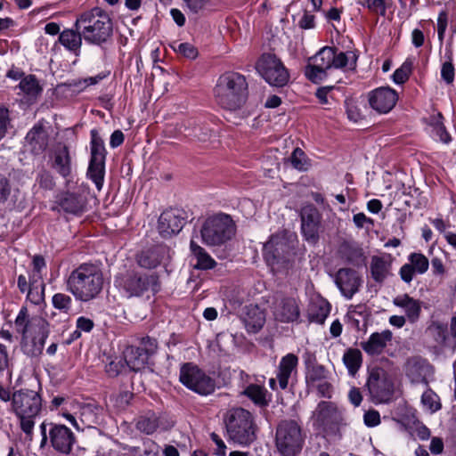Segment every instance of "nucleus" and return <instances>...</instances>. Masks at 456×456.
<instances>
[{
    "label": "nucleus",
    "mask_w": 456,
    "mask_h": 456,
    "mask_svg": "<svg viewBox=\"0 0 456 456\" xmlns=\"http://www.w3.org/2000/svg\"><path fill=\"white\" fill-rule=\"evenodd\" d=\"M342 253L349 263L354 264L362 257V248L356 245L346 243L342 246Z\"/></svg>",
    "instance_id": "nucleus-48"
},
{
    "label": "nucleus",
    "mask_w": 456,
    "mask_h": 456,
    "mask_svg": "<svg viewBox=\"0 0 456 456\" xmlns=\"http://www.w3.org/2000/svg\"><path fill=\"white\" fill-rule=\"evenodd\" d=\"M116 282L123 289L127 297H140L145 291L151 290L156 293L159 289V277L155 274L128 273L117 280Z\"/></svg>",
    "instance_id": "nucleus-12"
},
{
    "label": "nucleus",
    "mask_w": 456,
    "mask_h": 456,
    "mask_svg": "<svg viewBox=\"0 0 456 456\" xmlns=\"http://www.w3.org/2000/svg\"><path fill=\"white\" fill-rule=\"evenodd\" d=\"M228 439L236 444L248 446L256 438V425L251 412L243 408L229 411L226 420Z\"/></svg>",
    "instance_id": "nucleus-6"
},
{
    "label": "nucleus",
    "mask_w": 456,
    "mask_h": 456,
    "mask_svg": "<svg viewBox=\"0 0 456 456\" xmlns=\"http://www.w3.org/2000/svg\"><path fill=\"white\" fill-rule=\"evenodd\" d=\"M66 286L77 300L89 302L96 298L102 289V273L94 265L82 264L70 273Z\"/></svg>",
    "instance_id": "nucleus-2"
},
{
    "label": "nucleus",
    "mask_w": 456,
    "mask_h": 456,
    "mask_svg": "<svg viewBox=\"0 0 456 456\" xmlns=\"http://www.w3.org/2000/svg\"><path fill=\"white\" fill-rule=\"evenodd\" d=\"M328 375V370L323 365L321 364H313L308 369L307 378L311 381H322L326 379Z\"/></svg>",
    "instance_id": "nucleus-55"
},
{
    "label": "nucleus",
    "mask_w": 456,
    "mask_h": 456,
    "mask_svg": "<svg viewBox=\"0 0 456 456\" xmlns=\"http://www.w3.org/2000/svg\"><path fill=\"white\" fill-rule=\"evenodd\" d=\"M273 314L276 321L293 322L300 316V308L296 298L278 296L273 305Z\"/></svg>",
    "instance_id": "nucleus-18"
},
{
    "label": "nucleus",
    "mask_w": 456,
    "mask_h": 456,
    "mask_svg": "<svg viewBox=\"0 0 456 456\" xmlns=\"http://www.w3.org/2000/svg\"><path fill=\"white\" fill-rule=\"evenodd\" d=\"M105 162L90 160L87 176L94 182L98 191H101L104 183Z\"/></svg>",
    "instance_id": "nucleus-38"
},
{
    "label": "nucleus",
    "mask_w": 456,
    "mask_h": 456,
    "mask_svg": "<svg viewBox=\"0 0 456 456\" xmlns=\"http://www.w3.org/2000/svg\"><path fill=\"white\" fill-rule=\"evenodd\" d=\"M362 353L357 348H348L343 355V362L351 376L356 374L362 365Z\"/></svg>",
    "instance_id": "nucleus-36"
},
{
    "label": "nucleus",
    "mask_w": 456,
    "mask_h": 456,
    "mask_svg": "<svg viewBox=\"0 0 456 456\" xmlns=\"http://www.w3.org/2000/svg\"><path fill=\"white\" fill-rule=\"evenodd\" d=\"M314 15L310 13L308 11H304V13L298 20V27L302 29H311L315 26Z\"/></svg>",
    "instance_id": "nucleus-62"
},
{
    "label": "nucleus",
    "mask_w": 456,
    "mask_h": 456,
    "mask_svg": "<svg viewBox=\"0 0 456 456\" xmlns=\"http://www.w3.org/2000/svg\"><path fill=\"white\" fill-rule=\"evenodd\" d=\"M392 339V332L388 330L372 333L366 341L361 342L362 350L369 355H379Z\"/></svg>",
    "instance_id": "nucleus-23"
},
{
    "label": "nucleus",
    "mask_w": 456,
    "mask_h": 456,
    "mask_svg": "<svg viewBox=\"0 0 456 456\" xmlns=\"http://www.w3.org/2000/svg\"><path fill=\"white\" fill-rule=\"evenodd\" d=\"M190 249L193 258L196 260L194 268L198 270H210L216 267V260L207 250L198 245L193 240L190 242Z\"/></svg>",
    "instance_id": "nucleus-29"
},
{
    "label": "nucleus",
    "mask_w": 456,
    "mask_h": 456,
    "mask_svg": "<svg viewBox=\"0 0 456 456\" xmlns=\"http://www.w3.org/2000/svg\"><path fill=\"white\" fill-rule=\"evenodd\" d=\"M248 84L244 76L228 72L223 74L215 87L217 103L224 109L236 110L240 109L247 100Z\"/></svg>",
    "instance_id": "nucleus-4"
},
{
    "label": "nucleus",
    "mask_w": 456,
    "mask_h": 456,
    "mask_svg": "<svg viewBox=\"0 0 456 456\" xmlns=\"http://www.w3.org/2000/svg\"><path fill=\"white\" fill-rule=\"evenodd\" d=\"M106 150L104 142L101 137H99V145L91 146V159L94 161L105 162Z\"/></svg>",
    "instance_id": "nucleus-58"
},
{
    "label": "nucleus",
    "mask_w": 456,
    "mask_h": 456,
    "mask_svg": "<svg viewBox=\"0 0 456 456\" xmlns=\"http://www.w3.org/2000/svg\"><path fill=\"white\" fill-rule=\"evenodd\" d=\"M236 226L229 215L216 214L208 217L200 229L202 242L208 247L225 244L235 235Z\"/></svg>",
    "instance_id": "nucleus-8"
},
{
    "label": "nucleus",
    "mask_w": 456,
    "mask_h": 456,
    "mask_svg": "<svg viewBox=\"0 0 456 456\" xmlns=\"http://www.w3.org/2000/svg\"><path fill=\"white\" fill-rule=\"evenodd\" d=\"M12 408L20 420V429L31 438L35 427V419L42 410V398L40 395L33 390H18L12 396Z\"/></svg>",
    "instance_id": "nucleus-5"
},
{
    "label": "nucleus",
    "mask_w": 456,
    "mask_h": 456,
    "mask_svg": "<svg viewBox=\"0 0 456 456\" xmlns=\"http://www.w3.org/2000/svg\"><path fill=\"white\" fill-rule=\"evenodd\" d=\"M297 364L298 358L294 354H288L281 359L276 375L281 389L284 390L288 387L289 379L296 371Z\"/></svg>",
    "instance_id": "nucleus-26"
},
{
    "label": "nucleus",
    "mask_w": 456,
    "mask_h": 456,
    "mask_svg": "<svg viewBox=\"0 0 456 456\" xmlns=\"http://www.w3.org/2000/svg\"><path fill=\"white\" fill-rule=\"evenodd\" d=\"M211 440L215 443L216 448L215 449V454L217 456L226 455V445L223 439L216 433L210 434Z\"/></svg>",
    "instance_id": "nucleus-64"
},
{
    "label": "nucleus",
    "mask_w": 456,
    "mask_h": 456,
    "mask_svg": "<svg viewBox=\"0 0 456 456\" xmlns=\"http://www.w3.org/2000/svg\"><path fill=\"white\" fill-rule=\"evenodd\" d=\"M447 61L444 62L441 69V77L446 84H452L454 81L455 69L452 64V53H446Z\"/></svg>",
    "instance_id": "nucleus-50"
},
{
    "label": "nucleus",
    "mask_w": 456,
    "mask_h": 456,
    "mask_svg": "<svg viewBox=\"0 0 456 456\" xmlns=\"http://www.w3.org/2000/svg\"><path fill=\"white\" fill-rule=\"evenodd\" d=\"M20 90L30 98H35L42 92L37 79L33 75L25 77L19 85Z\"/></svg>",
    "instance_id": "nucleus-39"
},
{
    "label": "nucleus",
    "mask_w": 456,
    "mask_h": 456,
    "mask_svg": "<svg viewBox=\"0 0 456 456\" xmlns=\"http://www.w3.org/2000/svg\"><path fill=\"white\" fill-rule=\"evenodd\" d=\"M364 424L369 428H374L380 423L379 412L376 410H369L363 415Z\"/></svg>",
    "instance_id": "nucleus-61"
},
{
    "label": "nucleus",
    "mask_w": 456,
    "mask_h": 456,
    "mask_svg": "<svg viewBox=\"0 0 456 456\" xmlns=\"http://www.w3.org/2000/svg\"><path fill=\"white\" fill-rule=\"evenodd\" d=\"M421 403L431 413L439 411L442 406L439 396L431 389H427L422 394Z\"/></svg>",
    "instance_id": "nucleus-43"
},
{
    "label": "nucleus",
    "mask_w": 456,
    "mask_h": 456,
    "mask_svg": "<svg viewBox=\"0 0 456 456\" xmlns=\"http://www.w3.org/2000/svg\"><path fill=\"white\" fill-rule=\"evenodd\" d=\"M305 435L302 424L296 419L279 422L275 433V446L282 456H296L303 449Z\"/></svg>",
    "instance_id": "nucleus-7"
},
{
    "label": "nucleus",
    "mask_w": 456,
    "mask_h": 456,
    "mask_svg": "<svg viewBox=\"0 0 456 456\" xmlns=\"http://www.w3.org/2000/svg\"><path fill=\"white\" fill-rule=\"evenodd\" d=\"M36 183L40 188L45 190H52L54 186V181L52 175L45 170H42L38 173Z\"/></svg>",
    "instance_id": "nucleus-56"
},
{
    "label": "nucleus",
    "mask_w": 456,
    "mask_h": 456,
    "mask_svg": "<svg viewBox=\"0 0 456 456\" xmlns=\"http://www.w3.org/2000/svg\"><path fill=\"white\" fill-rule=\"evenodd\" d=\"M83 35L79 31L73 29H64L60 33V43L69 51L77 54L82 45Z\"/></svg>",
    "instance_id": "nucleus-32"
},
{
    "label": "nucleus",
    "mask_w": 456,
    "mask_h": 456,
    "mask_svg": "<svg viewBox=\"0 0 456 456\" xmlns=\"http://www.w3.org/2000/svg\"><path fill=\"white\" fill-rule=\"evenodd\" d=\"M243 394L250 398L256 404L266 405V389L259 385L251 384L248 386Z\"/></svg>",
    "instance_id": "nucleus-40"
},
{
    "label": "nucleus",
    "mask_w": 456,
    "mask_h": 456,
    "mask_svg": "<svg viewBox=\"0 0 456 456\" xmlns=\"http://www.w3.org/2000/svg\"><path fill=\"white\" fill-rule=\"evenodd\" d=\"M413 62L407 59L393 74V81L395 84L401 85L405 83L412 70Z\"/></svg>",
    "instance_id": "nucleus-47"
},
{
    "label": "nucleus",
    "mask_w": 456,
    "mask_h": 456,
    "mask_svg": "<svg viewBox=\"0 0 456 456\" xmlns=\"http://www.w3.org/2000/svg\"><path fill=\"white\" fill-rule=\"evenodd\" d=\"M367 387L372 400L381 403L387 402L393 394V383L382 368L375 367L370 370Z\"/></svg>",
    "instance_id": "nucleus-15"
},
{
    "label": "nucleus",
    "mask_w": 456,
    "mask_h": 456,
    "mask_svg": "<svg viewBox=\"0 0 456 456\" xmlns=\"http://www.w3.org/2000/svg\"><path fill=\"white\" fill-rule=\"evenodd\" d=\"M242 320L248 332L256 333L265 323V314L256 305H246Z\"/></svg>",
    "instance_id": "nucleus-28"
},
{
    "label": "nucleus",
    "mask_w": 456,
    "mask_h": 456,
    "mask_svg": "<svg viewBox=\"0 0 456 456\" xmlns=\"http://www.w3.org/2000/svg\"><path fill=\"white\" fill-rule=\"evenodd\" d=\"M284 235L276 233L270 237L269 240L264 245V254L266 257L276 258L280 253L284 250Z\"/></svg>",
    "instance_id": "nucleus-37"
},
{
    "label": "nucleus",
    "mask_w": 456,
    "mask_h": 456,
    "mask_svg": "<svg viewBox=\"0 0 456 456\" xmlns=\"http://www.w3.org/2000/svg\"><path fill=\"white\" fill-rule=\"evenodd\" d=\"M394 305L403 310L405 317L411 323H415L420 317L422 302L404 293L393 298Z\"/></svg>",
    "instance_id": "nucleus-22"
},
{
    "label": "nucleus",
    "mask_w": 456,
    "mask_h": 456,
    "mask_svg": "<svg viewBox=\"0 0 456 456\" xmlns=\"http://www.w3.org/2000/svg\"><path fill=\"white\" fill-rule=\"evenodd\" d=\"M50 428L47 435L45 422L41 423L40 432L42 436L40 447L44 448L50 441L53 448L63 454H69L76 442V436L70 428L62 424L49 423Z\"/></svg>",
    "instance_id": "nucleus-9"
},
{
    "label": "nucleus",
    "mask_w": 456,
    "mask_h": 456,
    "mask_svg": "<svg viewBox=\"0 0 456 456\" xmlns=\"http://www.w3.org/2000/svg\"><path fill=\"white\" fill-rule=\"evenodd\" d=\"M179 379L187 388L200 395H208L216 389L215 380L192 363L181 367Z\"/></svg>",
    "instance_id": "nucleus-10"
},
{
    "label": "nucleus",
    "mask_w": 456,
    "mask_h": 456,
    "mask_svg": "<svg viewBox=\"0 0 456 456\" xmlns=\"http://www.w3.org/2000/svg\"><path fill=\"white\" fill-rule=\"evenodd\" d=\"M77 31L89 44L101 45L112 35V21L109 14L100 7L82 12L75 22Z\"/></svg>",
    "instance_id": "nucleus-3"
},
{
    "label": "nucleus",
    "mask_w": 456,
    "mask_h": 456,
    "mask_svg": "<svg viewBox=\"0 0 456 456\" xmlns=\"http://www.w3.org/2000/svg\"><path fill=\"white\" fill-rule=\"evenodd\" d=\"M292 166L300 171L308 169L309 163L305 152L300 148H296L290 157Z\"/></svg>",
    "instance_id": "nucleus-49"
},
{
    "label": "nucleus",
    "mask_w": 456,
    "mask_h": 456,
    "mask_svg": "<svg viewBox=\"0 0 456 456\" xmlns=\"http://www.w3.org/2000/svg\"><path fill=\"white\" fill-rule=\"evenodd\" d=\"M133 397L134 394L132 392L122 391L116 396L112 397L111 401L113 402V405L118 411H123L128 406Z\"/></svg>",
    "instance_id": "nucleus-54"
},
{
    "label": "nucleus",
    "mask_w": 456,
    "mask_h": 456,
    "mask_svg": "<svg viewBox=\"0 0 456 456\" xmlns=\"http://www.w3.org/2000/svg\"><path fill=\"white\" fill-rule=\"evenodd\" d=\"M32 265L34 272L32 279L36 281V278H41V273L45 269L46 263L43 256H35L32 261Z\"/></svg>",
    "instance_id": "nucleus-63"
},
{
    "label": "nucleus",
    "mask_w": 456,
    "mask_h": 456,
    "mask_svg": "<svg viewBox=\"0 0 456 456\" xmlns=\"http://www.w3.org/2000/svg\"><path fill=\"white\" fill-rule=\"evenodd\" d=\"M320 215L314 207H305L301 211V229L305 240L315 243L319 239Z\"/></svg>",
    "instance_id": "nucleus-20"
},
{
    "label": "nucleus",
    "mask_w": 456,
    "mask_h": 456,
    "mask_svg": "<svg viewBox=\"0 0 456 456\" xmlns=\"http://www.w3.org/2000/svg\"><path fill=\"white\" fill-rule=\"evenodd\" d=\"M260 76L272 86L282 87L289 80V74L282 61L273 54H264L256 63Z\"/></svg>",
    "instance_id": "nucleus-11"
},
{
    "label": "nucleus",
    "mask_w": 456,
    "mask_h": 456,
    "mask_svg": "<svg viewBox=\"0 0 456 456\" xmlns=\"http://www.w3.org/2000/svg\"><path fill=\"white\" fill-rule=\"evenodd\" d=\"M28 149L36 155L45 151L48 144V136L42 125H35L27 134Z\"/></svg>",
    "instance_id": "nucleus-27"
},
{
    "label": "nucleus",
    "mask_w": 456,
    "mask_h": 456,
    "mask_svg": "<svg viewBox=\"0 0 456 456\" xmlns=\"http://www.w3.org/2000/svg\"><path fill=\"white\" fill-rule=\"evenodd\" d=\"M431 370L428 361L419 356L409 358L404 364L405 374L412 383H427Z\"/></svg>",
    "instance_id": "nucleus-21"
},
{
    "label": "nucleus",
    "mask_w": 456,
    "mask_h": 456,
    "mask_svg": "<svg viewBox=\"0 0 456 456\" xmlns=\"http://www.w3.org/2000/svg\"><path fill=\"white\" fill-rule=\"evenodd\" d=\"M340 293L346 299H351L360 289L362 281L359 273L351 268H341L334 279Z\"/></svg>",
    "instance_id": "nucleus-16"
},
{
    "label": "nucleus",
    "mask_w": 456,
    "mask_h": 456,
    "mask_svg": "<svg viewBox=\"0 0 456 456\" xmlns=\"http://www.w3.org/2000/svg\"><path fill=\"white\" fill-rule=\"evenodd\" d=\"M333 86H323L319 88L315 95L319 100V102L324 105H330L333 97L330 95V93L332 91Z\"/></svg>",
    "instance_id": "nucleus-60"
},
{
    "label": "nucleus",
    "mask_w": 456,
    "mask_h": 456,
    "mask_svg": "<svg viewBox=\"0 0 456 456\" xmlns=\"http://www.w3.org/2000/svg\"><path fill=\"white\" fill-rule=\"evenodd\" d=\"M336 416V406L330 402L322 401L313 411L312 419L314 426L325 428L335 421Z\"/></svg>",
    "instance_id": "nucleus-25"
},
{
    "label": "nucleus",
    "mask_w": 456,
    "mask_h": 456,
    "mask_svg": "<svg viewBox=\"0 0 456 456\" xmlns=\"http://www.w3.org/2000/svg\"><path fill=\"white\" fill-rule=\"evenodd\" d=\"M189 9V11L194 14L203 11L206 6L209 4L210 0H183Z\"/></svg>",
    "instance_id": "nucleus-59"
},
{
    "label": "nucleus",
    "mask_w": 456,
    "mask_h": 456,
    "mask_svg": "<svg viewBox=\"0 0 456 456\" xmlns=\"http://www.w3.org/2000/svg\"><path fill=\"white\" fill-rule=\"evenodd\" d=\"M156 339L149 337L142 338L138 346H129L124 351V359L128 367L134 371L145 368L149 358L157 351Z\"/></svg>",
    "instance_id": "nucleus-13"
},
{
    "label": "nucleus",
    "mask_w": 456,
    "mask_h": 456,
    "mask_svg": "<svg viewBox=\"0 0 456 456\" xmlns=\"http://www.w3.org/2000/svg\"><path fill=\"white\" fill-rule=\"evenodd\" d=\"M356 3L368 8L371 12L384 16L386 5L384 0H356Z\"/></svg>",
    "instance_id": "nucleus-51"
},
{
    "label": "nucleus",
    "mask_w": 456,
    "mask_h": 456,
    "mask_svg": "<svg viewBox=\"0 0 456 456\" xmlns=\"http://www.w3.org/2000/svg\"><path fill=\"white\" fill-rule=\"evenodd\" d=\"M159 445L152 440L143 443V448L135 452L136 456H159Z\"/></svg>",
    "instance_id": "nucleus-57"
},
{
    "label": "nucleus",
    "mask_w": 456,
    "mask_h": 456,
    "mask_svg": "<svg viewBox=\"0 0 456 456\" xmlns=\"http://www.w3.org/2000/svg\"><path fill=\"white\" fill-rule=\"evenodd\" d=\"M98 414L99 407L95 404L86 403L80 407V419L88 427L97 423Z\"/></svg>",
    "instance_id": "nucleus-41"
},
{
    "label": "nucleus",
    "mask_w": 456,
    "mask_h": 456,
    "mask_svg": "<svg viewBox=\"0 0 456 456\" xmlns=\"http://www.w3.org/2000/svg\"><path fill=\"white\" fill-rule=\"evenodd\" d=\"M17 332L22 335L21 349L29 357H38L43 353L49 335V324L41 316H29L27 307L20 308L15 322Z\"/></svg>",
    "instance_id": "nucleus-1"
},
{
    "label": "nucleus",
    "mask_w": 456,
    "mask_h": 456,
    "mask_svg": "<svg viewBox=\"0 0 456 456\" xmlns=\"http://www.w3.org/2000/svg\"><path fill=\"white\" fill-rule=\"evenodd\" d=\"M53 167L65 178L71 175V158L66 146L55 151Z\"/></svg>",
    "instance_id": "nucleus-31"
},
{
    "label": "nucleus",
    "mask_w": 456,
    "mask_h": 456,
    "mask_svg": "<svg viewBox=\"0 0 456 456\" xmlns=\"http://www.w3.org/2000/svg\"><path fill=\"white\" fill-rule=\"evenodd\" d=\"M333 47L324 46L314 56L309 58L305 69V77L314 83H320L328 76V70L332 69Z\"/></svg>",
    "instance_id": "nucleus-14"
},
{
    "label": "nucleus",
    "mask_w": 456,
    "mask_h": 456,
    "mask_svg": "<svg viewBox=\"0 0 456 456\" xmlns=\"http://www.w3.org/2000/svg\"><path fill=\"white\" fill-rule=\"evenodd\" d=\"M164 252L165 249L161 247L142 251L138 256L137 262L142 267L149 269L155 268L161 263Z\"/></svg>",
    "instance_id": "nucleus-33"
},
{
    "label": "nucleus",
    "mask_w": 456,
    "mask_h": 456,
    "mask_svg": "<svg viewBox=\"0 0 456 456\" xmlns=\"http://www.w3.org/2000/svg\"><path fill=\"white\" fill-rule=\"evenodd\" d=\"M53 306L64 314H69L72 308V298L65 293H56L52 297Z\"/></svg>",
    "instance_id": "nucleus-44"
},
{
    "label": "nucleus",
    "mask_w": 456,
    "mask_h": 456,
    "mask_svg": "<svg viewBox=\"0 0 456 456\" xmlns=\"http://www.w3.org/2000/svg\"><path fill=\"white\" fill-rule=\"evenodd\" d=\"M159 425V421L157 414L154 411H148L138 417L135 427L139 431L151 435L158 429Z\"/></svg>",
    "instance_id": "nucleus-35"
},
{
    "label": "nucleus",
    "mask_w": 456,
    "mask_h": 456,
    "mask_svg": "<svg viewBox=\"0 0 456 456\" xmlns=\"http://www.w3.org/2000/svg\"><path fill=\"white\" fill-rule=\"evenodd\" d=\"M409 264L414 267L419 274H423L428 270V259L421 253H411L408 256Z\"/></svg>",
    "instance_id": "nucleus-46"
},
{
    "label": "nucleus",
    "mask_w": 456,
    "mask_h": 456,
    "mask_svg": "<svg viewBox=\"0 0 456 456\" xmlns=\"http://www.w3.org/2000/svg\"><path fill=\"white\" fill-rule=\"evenodd\" d=\"M431 134L435 140L440 141L444 143H449L452 140L451 135L446 131L444 124L440 121H436L432 125Z\"/></svg>",
    "instance_id": "nucleus-52"
},
{
    "label": "nucleus",
    "mask_w": 456,
    "mask_h": 456,
    "mask_svg": "<svg viewBox=\"0 0 456 456\" xmlns=\"http://www.w3.org/2000/svg\"><path fill=\"white\" fill-rule=\"evenodd\" d=\"M61 210L68 214L79 215L85 211L86 200L75 193H65L59 201Z\"/></svg>",
    "instance_id": "nucleus-30"
},
{
    "label": "nucleus",
    "mask_w": 456,
    "mask_h": 456,
    "mask_svg": "<svg viewBox=\"0 0 456 456\" xmlns=\"http://www.w3.org/2000/svg\"><path fill=\"white\" fill-rule=\"evenodd\" d=\"M185 224L184 212L180 209H167L161 213L158 230L163 238H168L180 232Z\"/></svg>",
    "instance_id": "nucleus-17"
},
{
    "label": "nucleus",
    "mask_w": 456,
    "mask_h": 456,
    "mask_svg": "<svg viewBox=\"0 0 456 456\" xmlns=\"http://www.w3.org/2000/svg\"><path fill=\"white\" fill-rule=\"evenodd\" d=\"M356 61L357 56L354 52H338L333 47V69H354Z\"/></svg>",
    "instance_id": "nucleus-34"
},
{
    "label": "nucleus",
    "mask_w": 456,
    "mask_h": 456,
    "mask_svg": "<svg viewBox=\"0 0 456 456\" xmlns=\"http://www.w3.org/2000/svg\"><path fill=\"white\" fill-rule=\"evenodd\" d=\"M35 282L36 281L29 285L27 299L36 305H40L45 302V284L36 285Z\"/></svg>",
    "instance_id": "nucleus-45"
},
{
    "label": "nucleus",
    "mask_w": 456,
    "mask_h": 456,
    "mask_svg": "<svg viewBox=\"0 0 456 456\" xmlns=\"http://www.w3.org/2000/svg\"><path fill=\"white\" fill-rule=\"evenodd\" d=\"M173 49L188 59H195L198 56V50L190 43H174Z\"/></svg>",
    "instance_id": "nucleus-53"
},
{
    "label": "nucleus",
    "mask_w": 456,
    "mask_h": 456,
    "mask_svg": "<svg viewBox=\"0 0 456 456\" xmlns=\"http://www.w3.org/2000/svg\"><path fill=\"white\" fill-rule=\"evenodd\" d=\"M397 100V93L390 87L377 88L369 96L370 105L379 113L389 112L395 107Z\"/></svg>",
    "instance_id": "nucleus-19"
},
{
    "label": "nucleus",
    "mask_w": 456,
    "mask_h": 456,
    "mask_svg": "<svg viewBox=\"0 0 456 456\" xmlns=\"http://www.w3.org/2000/svg\"><path fill=\"white\" fill-rule=\"evenodd\" d=\"M392 257L390 255L373 256L370 264L371 278L382 283L391 274Z\"/></svg>",
    "instance_id": "nucleus-24"
},
{
    "label": "nucleus",
    "mask_w": 456,
    "mask_h": 456,
    "mask_svg": "<svg viewBox=\"0 0 456 456\" xmlns=\"http://www.w3.org/2000/svg\"><path fill=\"white\" fill-rule=\"evenodd\" d=\"M330 307L327 301L321 300L311 306V317L316 322H323L330 314Z\"/></svg>",
    "instance_id": "nucleus-42"
}]
</instances>
